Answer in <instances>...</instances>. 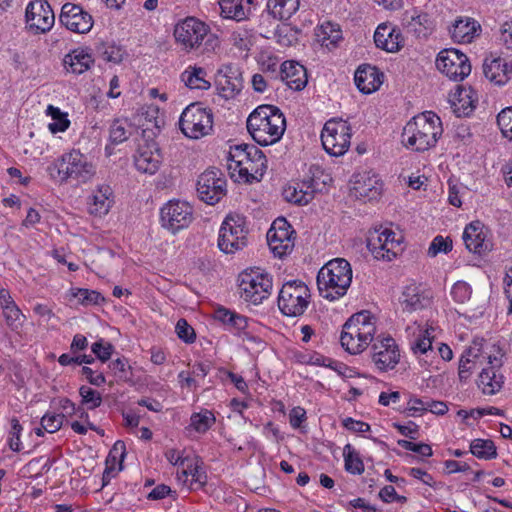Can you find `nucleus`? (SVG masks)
Segmentation results:
<instances>
[{"label":"nucleus","instance_id":"obj_1","mask_svg":"<svg viewBox=\"0 0 512 512\" xmlns=\"http://www.w3.org/2000/svg\"><path fill=\"white\" fill-rule=\"evenodd\" d=\"M286 129V119L273 105L258 106L247 119V130L261 146L277 143Z\"/></svg>","mask_w":512,"mask_h":512},{"label":"nucleus","instance_id":"obj_2","mask_svg":"<svg viewBox=\"0 0 512 512\" xmlns=\"http://www.w3.org/2000/svg\"><path fill=\"white\" fill-rule=\"evenodd\" d=\"M442 131L440 118L426 111L407 122L401 135L402 143L413 151L424 152L436 145Z\"/></svg>","mask_w":512,"mask_h":512},{"label":"nucleus","instance_id":"obj_3","mask_svg":"<svg viewBox=\"0 0 512 512\" xmlns=\"http://www.w3.org/2000/svg\"><path fill=\"white\" fill-rule=\"evenodd\" d=\"M352 282V268L344 258L327 262L317 274L320 295L330 301L344 296Z\"/></svg>","mask_w":512,"mask_h":512},{"label":"nucleus","instance_id":"obj_4","mask_svg":"<svg viewBox=\"0 0 512 512\" xmlns=\"http://www.w3.org/2000/svg\"><path fill=\"white\" fill-rule=\"evenodd\" d=\"M375 332V318L369 311H361L343 325L340 342L350 354H359L373 341Z\"/></svg>","mask_w":512,"mask_h":512},{"label":"nucleus","instance_id":"obj_5","mask_svg":"<svg viewBox=\"0 0 512 512\" xmlns=\"http://www.w3.org/2000/svg\"><path fill=\"white\" fill-rule=\"evenodd\" d=\"M228 161V169L238 171L239 176L247 182L258 180L267 168L264 153L252 144L243 143L231 147Z\"/></svg>","mask_w":512,"mask_h":512},{"label":"nucleus","instance_id":"obj_6","mask_svg":"<svg viewBox=\"0 0 512 512\" xmlns=\"http://www.w3.org/2000/svg\"><path fill=\"white\" fill-rule=\"evenodd\" d=\"M207 24L195 17H186L179 21L174 28V37L186 51L196 50L205 40V50H215L219 46L218 37L209 33Z\"/></svg>","mask_w":512,"mask_h":512},{"label":"nucleus","instance_id":"obj_7","mask_svg":"<svg viewBox=\"0 0 512 512\" xmlns=\"http://www.w3.org/2000/svg\"><path fill=\"white\" fill-rule=\"evenodd\" d=\"M272 290V277L260 268L246 270L239 275L240 297L258 305L267 299Z\"/></svg>","mask_w":512,"mask_h":512},{"label":"nucleus","instance_id":"obj_8","mask_svg":"<svg viewBox=\"0 0 512 512\" xmlns=\"http://www.w3.org/2000/svg\"><path fill=\"white\" fill-rule=\"evenodd\" d=\"M246 218L240 214H228L219 231L218 247L226 254H233L247 245Z\"/></svg>","mask_w":512,"mask_h":512},{"label":"nucleus","instance_id":"obj_9","mask_svg":"<svg viewBox=\"0 0 512 512\" xmlns=\"http://www.w3.org/2000/svg\"><path fill=\"white\" fill-rule=\"evenodd\" d=\"M179 128L186 137L200 139L212 130L213 114L200 103H192L183 110L179 119Z\"/></svg>","mask_w":512,"mask_h":512},{"label":"nucleus","instance_id":"obj_10","mask_svg":"<svg viewBox=\"0 0 512 512\" xmlns=\"http://www.w3.org/2000/svg\"><path fill=\"white\" fill-rule=\"evenodd\" d=\"M310 297V290L304 282L288 281L279 292L278 307L284 315L297 317L306 311Z\"/></svg>","mask_w":512,"mask_h":512},{"label":"nucleus","instance_id":"obj_11","mask_svg":"<svg viewBox=\"0 0 512 512\" xmlns=\"http://www.w3.org/2000/svg\"><path fill=\"white\" fill-rule=\"evenodd\" d=\"M350 140L351 127L347 121L330 119L325 123L321 132V142L329 155H344L350 147Z\"/></svg>","mask_w":512,"mask_h":512},{"label":"nucleus","instance_id":"obj_12","mask_svg":"<svg viewBox=\"0 0 512 512\" xmlns=\"http://www.w3.org/2000/svg\"><path fill=\"white\" fill-rule=\"evenodd\" d=\"M58 173L63 180L86 183L94 176L95 167L79 150H72L61 157Z\"/></svg>","mask_w":512,"mask_h":512},{"label":"nucleus","instance_id":"obj_13","mask_svg":"<svg viewBox=\"0 0 512 512\" xmlns=\"http://www.w3.org/2000/svg\"><path fill=\"white\" fill-rule=\"evenodd\" d=\"M437 69L449 79L462 81L471 73L468 57L457 49H444L436 58Z\"/></svg>","mask_w":512,"mask_h":512},{"label":"nucleus","instance_id":"obj_14","mask_svg":"<svg viewBox=\"0 0 512 512\" xmlns=\"http://www.w3.org/2000/svg\"><path fill=\"white\" fill-rule=\"evenodd\" d=\"M197 192L199 198L209 204L218 203L226 194V179L216 168L205 170L198 178Z\"/></svg>","mask_w":512,"mask_h":512},{"label":"nucleus","instance_id":"obj_15","mask_svg":"<svg viewBox=\"0 0 512 512\" xmlns=\"http://www.w3.org/2000/svg\"><path fill=\"white\" fill-rule=\"evenodd\" d=\"M372 361L380 371H388L395 368L400 360L399 347L391 336L379 335L373 337Z\"/></svg>","mask_w":512,"mask_h":512},{"label":"nucleus","instance_id":"obj_16","mask_svg":"<svg viewBox=\"0 0 512 512\" xmlns=\"http://www.w3.org/2000/svg\"><path fill=\"white\" fill-rule=\"evenodd\" d=\"M162 160L163 157L157 142L150 135L146 136V131H143L134 155L136 169L142 173L154 174L158 171Z\"/></svg>","mask_w":512,"mask_h":512},{"label":"nucleus","instance_id":"obj_17","mask_svg":"<svg viewBox=\"0 0 512 512\" xmlns=\"http://www.w3.org/2000/svg\"><path fill=\"white\" fill-rule=\"evenodd\" d=\"M162 226L172 233L187 228L193 220V208L183 201H169L161 209Z\"/></svg>","mask_w":512,"mask_h":512},{"label":"nucleus","instance_id":"obj_18","mask_svg":"<svg viewBox=\"0 0 512 512\" xmlns=\"http://www.w3.org/2000/svg\"><path fill=\"white\" fill-rule=\"evenodd\" d=\"M294 233L285 218H277L272 223L267 232V242L274 255L283 257L293 250Z\"/></svg>","mask_w":512,"mask_h":512},{"label":"nucleus","instance_id":"obj_19","mask_svg":"<svg viewBox=\"0 0 512 512\" xmlns=\"http://www.w3.org/2000/svg\"><path fill=\"white\" fill-rule=\"evenodd\" d=\"M403 30L417 39H426L435 29L431 16L418 8L406 10L401 17Z\"/></svg>","mask_w":512,"mask_h":512},{"label":"nucleus","instance_id":"obj_20","mask_svg":"<svg viewBox=\"0 0 512 512\" xmlns=\"http://www.w3.org/2000/svg\"><path fill=\"white\" fill-rule=\"evenodd\" d=\"M25 16L30 28L42 33L49 31L55 21L53 10L46 0L31 1L26 8Z\"/></svg>","mask_w":512,"mask_h":512},{"label":"nucleus","instance_id":"obj_21","mask_svg":"<svg viewBox=\"0 0 512 512\" xmlns=\"http://www.w3.org/2000/svg\"><path fill=\"white\" fill-rule=\"evenodd\" d=\"M60 22L70 31L84 34L91 30L93 18L79 5L65 3L60 13Z\"/></svg>","mask_w":512,"mask_h":512},{"label":"nucleus","instance_id":"obj_22","mask_svg":"<svg viewBox=\"0 0 512 512\" xmlns=\"http://www.w3.org/2000/svg\"><path fill=\"white\" fill-rule=\"evenodd\" d=\"M432 301L433 292L420 284H410L405 286L401 296L399 297V302L403 311L409 313L430 307Z\"/></svg>","mask_w":512,"mask_h":512},{"label":"nucleus","instance_id":"obj_23","mask_svg":"<svg viewBox=\"0 0 512 512\" xmlns=\"http://www.w3.org/2000/svg\"><path fill=\"white\" fill-rule=\"evenodd\" d=\"M489 366L482 369L478 376L477 386L485 395H494L498 393L504 383V377L499 372L501 359L497 356H488Z\"/></svg>","mask_w":512,"mask_h":512},{"label":"nucleus","instance_id":"obj_24","mask_svg":"<svg viewBox=\"0 0 512 512\" xmlns=\"http://www.w3.org/2000/svg\"><path fill=\"white\" fill-rule=\"evenodd\" d=\"M217 89L225 99L234 98L243 88V78L238 67L224 65L218 70Z\"/></svg>","mask_w":512,"mask_h":512},{"label":"nucleus","instance_id":"obj_25","mask_svg":"<svg viewBox=\"0 0 512 512\" xmlns=\"http://www.w3.org/2000/svg\"><path fill=\"white\" fill-rule=\"evenodd\" d=\"M463 241L470 252L478 255H483L492 249V243L487 238L485 226L478 220L469 223L465 227Z\"/></svg>","mask_w":512,"mask_h":512},{"label":"nucleus","instance_id":"obj_26","mask_svg":"<svg viewBox=\"0 0 512 512\" xmlns=\"http://www.w3.org/2000/svg\"><path fill=\"white\" fill-rule=\"evenodd\" d=\"M353 178V191L357 198L370 201L381 195L383 183L372 171L356 173Z\"/></svg>","mask_w":512,"mask_h":512},{"label":"nucleus","instance_id":"obj_27","mask_svg":"<svg viewBox=\"0 0 512 512\" xmlns=\"http://www.w3.org/2000/svg\"><path fill=\"white\" fill-rule=\"evenodd\" d=\"M485 77L495 85H505L512 78V64L505 58L490 55L483 63Z\"/></svg>","mask_w":512,"mask_h":512},{"label":"nucleus","instance_id":"obj_28","mask_svg":"<svg viewBox=\"0 0 512 512\" xmlns=\"http://www.w3.org/2000/svg\"><path fill=\"white\" fill-rule=\"evenodd\" d=\"M477 101V93L471 87L457 86L449 96L451 108L457 117L469 116L474 111Z\"/></svg>","mask_w":512,"mask_h":512},{"label":"nucleus","instance_id":"obj_29","mask_svg":"<svg viewBox=\"0 0 512 512\" xmlns=\"http://www.w3.org/2000/svg\"><path fill=\"white\" fill-rule=\"evenodd\" d=\"M280 79L294 91L303 90L308 82L305 67L296 61H285L281 64Z\"/></svg>","mask_w":512,"mask_h":512},{"label":"nucleus","instance_id":"obj_30","mask_svg":"<svg viewBox=\"0 0 512 512\" xmlns=\"http://www.w3.org/2000/svg\"><path fill=\"white\" fill-rule=\"evenodd\" d=\"M374 42L376 47L394 53L404 46V37L400 30L380 24L374 33Z\"/></svg>","mask_w":512,"mask_h":512},{"label":"nucleus","instance_id":"obj_31","mask_svg":"<svg viewBox=\"0 0 512 512\" xmlns=\"http://www.w3.org/2000/svg\"><path fill=\"white\" fill-rule=\"evenodd\" d=\"M318 190L315 179L304 181L301 184L296 183L288 185L283 189V197L286 201L297 205H307L314 198L315 191Z\"/></svg>","mask_w":512,"mask_h":512},{"label":"nucleus","instance_id":"obj_32","mask_svg":"<svg viewBox=\"0 0 512 512\" xmlns=\"http://www.w3.org/2000/svg\"><path fill=\"white\" fill-rule=\"evenodd\" d=\"M381 76L383 74L376 67L364 65L356 70L354 81L360 92L370 94L380 87L382 83Z\"/></svg>","mask_w":512,"mask_h":512},{"label":"nucleus","instance_id":"obj_33","mask_svg":"<svg viewBox=\"0 0 512 512\" xmlns=\"http://www.w3.org/2000/svg\"><path fill=\"white\" fill-rule=\"evenodd\" d=\"M480 31V24L469 17L457 19L450 30L453 40L459 43H471Z\"/></svg>","mask_w":512,"mask_h":512},{"label":"nucleus","instance_id":"obj_34","mask_svg":"<svg viewBox=\"0 0 512 512\" xmlns=\"http://www.w3.org/2000/svg\"><path fill=\"white\" fill-rule=\"evenodd\" d=\"M92 202L90 203L89 212L95 216H104L106 215L114 200H113V191L109 185H100L94 191L92 195Z\"/></svg>","mask_w":512,"mask_h":512},{"label":"nucleus","instance_id":"obj_35","mask_svg":"<svg viewBox=\"0 0 512 512\" xmlns=\"http://www.w3.org/2000/svg\"><path fill=\"white\" fill-rule=\"evenodd\" d=\"M191 477L190 489L197 490L203 488L207 483V474L203 468V463L199 460L189 461L186 464V468H183L181 472L177 473L179 480L187 481L188 477Z\"/></svg>","mask_w":512,"mask_h":512},{"label":"nucleus","instance_id":"obj_36","mask_svg":"<svg viewBox=\"0 0 512 512\" xmlns=\"http://www.w3.org/2000/svg\"><path fill=\"white\" fill-rule=\"evenodd\" d=\"M215 320L221 322L230 331L241 332L248 327V318L225 307H219L214 312Z\"/></svg>","mask_w":512,"mask_h":512},{"label":"nucleus","instance_id":"obj_37","mask_svg":"<svg viewBox=\"0 0 512 512\" xmlns=\"http://www.w3.org/2000/svg\"><path fill=\"white\" fill-rule=\"evenodd\" d=\"M391 236L390 229H374L369 232L367 237V247L376 259L385 260L384 253L388 254L389 249L387 239Z\"/></svg>","mask_w":512,"mask_h":512},{"label":"nucleus","instance_id":"obj_38","mask_svg":"<svg viewBox=\"0 0 512 512\" xmlns=\"http://www.w3.org/2000/svg\"><path fill=\"white\" fill-rule=\"evenodd\" d=\"M91 55L84 50L76 49L64 57V66L68 72L82 74L93 64Z\"/></svg>","mask_w":512,"mask_h":512},{"label":"nucleus","instance_id":"obj_39","mask_svg":"<svg viewBox=\"0 0 512 512\" xmlns=\"http://www.w3.org/2000/svg\"><path fill=\"white\" fill-rule=\"evenodd\" d=\"M299 5V0H268L267 9L274 18L285 21L296 13Z\"/></svg>","mask_w":512,"mask_h":512},{"label":"nucleus","instance_id":"obj_40","mask_svg":"<svg viewBox=\"0 0 512 512\" xmlns=\"http://www.w3.org/2000/svg\"><path fill=\"white\" fill-rule=\"evenodd\" d=\"M206 77V70L197 66H189L181 74V80L190 89L208 90L211 87V83Z\"/></svg>","mask_w":512,"mask_h":512},{"label":"nucleus","instance_id":"obj_41","mask_svg":"<svg viewBox=\"0 0 512 512\" xmlns=\"http://www.w3.org/2000/svg\"><path fill=\"white\" fill-rule=\"evenodd\" d=\"M221 15L228 19L242 21L248 18L250 8L245 9L242 0H220Z\"/></svg>","mask_w":512,"mask_h":512},{"label":"nucleus","instance_id":"obj_42","mask_svg":"<svg viewBox=\"0 0 512 512\" xmlns=\"http://www.w3.org/2000/svg\"><path fill=\"white\" fill-rule=\"evenodd\" d=\"M479 349L470 347L465 350L459 360L458 375L460 381H466L476 367V359L479 357Z\"/></svg>","mask_w":512,"mask_h":512},{"label":"nucleus","instance_id":"obj_43","mask_svg":"<svg viewBox=\"0 0 512 512\" xmlns=\"http://www.w3.org/2000/svg\"><path fill=\"white\" fill-rule=\"evenodd\" d=\"M470 452L479 459L490 460L497 457V449L490 439H474L470 444Z\"/></svg>","mask_w":512,"mask_h":512},{"label":"nucleus","instance_id":"obj_44","mask_svg":"<svg viewBox=\"0 0 512 512\" xmlns=\"http://www.w3.org/2000/svg\"><path fill=\"white\" fill-rule=\"evenodd\" d=\"M345 470L353 475H360L364 472V463L357 451L350 445L343 449Z\"/></svg>","mask_w":512,"mask_h":512},{"label":"nucleus","instance_id":"obj_45","mask_svg":"<svg viewBox=\"0 0 512 512\" xmlns=\"http://www.w3.org/2000/svg\"><path fill=\"white\" fill-rule=\"evenodd\" d=\"M216 418L209 410L193 413L190 417V426L198 433L207 432L215 423Z\"/></svg>","mask_w":512,"mask_h":512},{"label":"nucleus","instance_id":"obj_46","mask_svg":"<svg viewBox=\"0 0 512 512\" xmlns=\"http://www.w3.org/2000/svg\"><path fill=\"white\" fill-rule=\"evenodd\" d=\"M46 113L51 116L53 120V122L48 125V128L52 133L64 132L68 129L70 121L67 118V114L61 112L58 107L49 105L46 109Z\"/></svg>","mask_w":512,"mask_h":512},{"label":"nucleus","instance_id":"obj_47","mask_svg":"<svg viewBox=\"0 0 512 512\" xmlns=\"http://www.w3.org/2000/svg\"><path fill=\"white\" fill-rule=\"evenodd\" d=\"M97 52L103 60L113 63H120L124 56L123 49L114 43H100Z\"/></svg>","mask_w":512,"mask_h":512},{"label":"nucleus","instance_id":"obj_48","mask_svg":"<svg viewBox=\"0 0 512 512\" xmlns=\"http://www.w3.org/2000/svg\"><path fill=\"white\" fill-rule=\"evenodd\" d=\"M71 295L78 299L82 305H99L104 302V297L95 290L83 289V288H72L70 290Z\"/></svg>","mask_w":512,"mask_h":512},{"label":"nucleus","instance_id":"obj_49","mask_svg":"<svg viewBox=\"0 0 512 512\" xmlns=\"http://www.w3.org/2000/svg\"><path fill=\"white\" fill-rule=\"evenodd\" d=\"M108 368L117 380L128 381L131 379V366L125 357L111 361Z\"/></svg>","mask_w":512,"mask_h":512},{"label":"nucleus","instance_id":"obj_50","mask_svg":"<svg viewBox=\"0 0 512 512\" xmlns=\"http://www.w3.org/2000/svg\"><path fill=\"white\" fill-rule=\"evenodd\" d=\"M79 394L81 396V403L86 405L88 409L98 408L102 403L101 394L87 385H82L79 388Z\"/></svg>","mask_w":512,"mask_h":512},{"label":"nucleus","instance_id":"obj_51","mask_svg":"<svg viewBox=\"0 0 512 512\" xmlns=\"http://www.w3.org/2000/svg\"><path fill=\"white\" fill-rule=\"evenodd\" d=\"M3 310V316L5 318V322L7 326L11 330H17L21 325L22 321L21 319L25 316L22 314L20 308L14 304L8 307H5Z\"/></svg>","mask_w":512,"mask_h":512},{"label":"nucleus","instance_id":"obj_52","mask_svg":"<svg viewBox=\"0 0 512 512\" xmlns=\"http://www.w3.org/2000/svg\"><path fill=\"white\" fill-rule=\"evenodd\" d=\"M497 124L505 138L512 141V107L501 110L497 115Z\"/></svg>","mask_w":512,"mask_h":512},{"label":"nucleus","instance_id":"obj_53","mask_svg":"<svg viewBox=\"0 0 512 512\" xmlns=\"http://www.w3.org/2000/svg\"><path fill=\"white\" fill-rule=\"evenodd\" d=\"M126 121L114 120L110 126V140L112 143L119 144L128 139L130 132L127 129Z\"/></svg>","mask_w":512,"mask_h":512},{"label":"nucleus","instance_id":"obj_54","mask_svg":"<svg viewBox=\"0 0 512 512\" xmlns=\"http://www.w3.org/2000/svg\"><path fill=\"white\" fill-rule=\"evenodd\" d=\"M453 243L449 237L444 238L443 236H436L431 242L428 255L435 257L438 253H448L452 250Z\"/></svg>","mask_w":512,"mask_h":512},{"label":"nucleus","instance_id":"obj_55","mask_svg":"<svg viewBox=\"0 0 512 512\" xmlns=\"http://www.w3.org/2000/svg\"><path fill=\"white\" fill-rule=\"evenodd\" d=\"M175 331L177 336L185 343L191 344L196 339L195 330L184 318L177 321Z\"/></svg>","mask_w":512,"mask_h":512},{"label":"nucleus","instance_id":"obj_56","mask_svg":"<svg viewBox=\"0 0 512 512\" xmlns=\"http://www.w3.org/2000/svg\"><path fill=\"white\" fill-rule=\"evenodd\" d=\"M322 42L326 46L329 44H336L341 38V30L338 26L331 23H326L321 26Z\"/></svg>","mask_w":512,"mask_h":512},{"label":"nucleus","instance_id":"obj_57","mask_svg":"<svg viewBox=\"0 0 512 512\" xmlns=\"http://www.w3.org/2000/svg\"><path fill=\"white\" fill-rule=\"evenodd\" d=\"M472 289L464 281H457L451 289L452 298L458 303H465L471 298Z\"/></svg>","mask_w":512,"mask_h":512},{"label":"nucleus","instance_id":"obj_58","mask_svg":"<svg viewBox=\"0 0 512 512\" xmlns=\"http://www.w3.org/2000/svg\"><path fill=\"white\" fill-rule=\"evenodd\" d=\"M91 350L95 354V356L102 363H104L110 359L114 351V346L111 343L105 342L103 339H100L92 344Z\"/></svg>","mask_w":512,"mask_h":512},{"label":"nucleus","instance_id":"obj_59","mask_svg":"<svg viewBox=\"0 0 512 512\" xmlns=\"http://www.w3.org/2000/svg\"><path fill=\"white\" fill-rule=\"evenodd\" d=\"M63 420V414L46 413L41 419V426L46 432L54 433L62 427Z\"/></svg>","mask_w":512,"mask_h":512},{"label":"nucleus","instance_id":"obj_60","mask_svg":"<svg viewBox=\"0 0 512 512\" xmlns=\"http://www.w3.org/2000/svg\"><path fill=\"white\" fill-rule=\"evenodd\" d=\"M432 347V336L428 329L420 331L417 339L412 345L414 353H426Z\"/></svg>","mask_w":512,"mask_h":512},{"label":"nucleus","instance_id":"obj_61","mask_svg":"<svg viewBox=\"0 0 512 512\" xmlns=\"http://www.w3.org/2000/svg\"><path fill=\"white\" fill-rule=\"evenodd\" d=\"M22 426L17 418L11 419V430L9 437V447L12 451L19 452L21 450L20 435L22 432Z\"/></svg>","mask_w":512,"mask_h":512},{"label":"nucleus","instance_id":"obj_62","mask_svg":"<svg viewBox=\"0 0 512 512\" xmlns=\"http://www.w3.org/2000/svg\"><path fill=\"white\" fill-rule=\"evenodd\" d=\"M397 444L405 450L413 451L422 456L430 457L433 453L431 446L425 443H413L408 440L400 439L397 441Z\"/></svg>","mask_w":512,"mask_h":512},{"label":"nucleus","instance_id":"obj_63","mask_svg":"<svg viewBox=\"0 0 512 512\" xmlns=\"http://www.w3.org/2000/svg\"><path fill=\"white\" fill-rule=\"evenodd\" d=\"M58 362L62 366H67L71 364L81 365L83 363L92 364L95 362V359L91 355L71 356L69 354L64 353L59 356Z\"/></svg>","mask_w":512,"mask_h":512},{"label":"nucleus","instance_id":"obj_64","mask_svg":"<svg viewBox=\"0 0 512 512\" xmlns=\"http://www.w3.org/2000/svg\"><path fill=\"white\" fill-rule=\"evenodd\" d=\"M428 399L411 397L408 401L407 410L411 416H420L427 411Z\"/></svg>","mask_w":512,"mask_h":512}]
</instances>
